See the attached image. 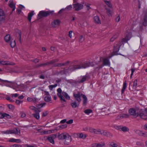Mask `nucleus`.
Masks as SVG:
<instances>
[{
    "instance_id": "1",
    "label": "nucleus",
    "mask_w": 147,
    "mask_h": 147,
    "mask_svg": "<svg viewBox=\"0 0 147 147\" xmlns=\"http://www.w3.org/2000/svg\"><path fill=\"white\" fill-rule=\"evenodd\" d=\"M91 65V63L88 62L82 65H71L69 67L68 69L70 71H72L76 69L83 68H85Z\"/></svg>"
},
{
    "instance_id": "2",
    "label": "nucleus",
    "mask_w": 147,
    "mask_h": 147,
    "mask_svg": "<svg viewBox=\"0 0 147 147\" xmlns=\"http://www.w3.org/2000/svg\"><path fill=\"white\" fill-rule=\"evenodd\" d=\"M128 40V39H127L125 37V38H123L121 41L115 42L114 46V50L115 51L118 52L119 50V48L124 43L127 42Z\"/></svg>"
},
{
    "instance_id": "3",
    "label": "nucleus",
    "mask_w": 147,
    "mask_h": 147,
    "mask_svg": "<svg viewBox=\"0 0 147 147\" xmlns=\"http://www.w3.org/2000/svg\"><path fill=\"white\" fill-rule=\"evenodd\" d=\"M140 109L138 108H131L129 110V114L135 117H139V112Z\"/></svg>"
},
{
    "instance_id": "4",
    "label": "nucleus",
    "mask_w": 147,
    "mask_h": 147,
    "mask_svg": "<svg viewBox=\"0 0 147 147\" xmlns=\"http://www.w3.org/2000/svg\"><path fill=\"white\" fill-rule=\"evenodd\" d=\"M3 133L5 134H14L17 135H20V130L17 128H14L12 129L3 131Z\"/></svg>"
},
{
    "instance_id": "5",
    "label": "nucleus",
    "mask_w": 147,
    "mask_h": 147,
    "mask_svg": "<svg viewBox=\"0 0 147 147\" xmlns=\"http://www.w3.org/2000/svg\"><path fill=\"white\" fill-rule=\"evenodd\" d=\"M138 114L139 116L141 118L147 120V109L140 110Z\"/></svg>"
},
{
    "instance_id": "6",
    "label": "nucleus",
    "mask_w": 147,
    "mask_h": 147,
    "mask_svg": "<svg viewBox=\"0 0 147 147\" xmlns=\"http://www.w3.org/2000/svg\"><path fill=\"white\" fill-rule=\"evenodd\" d=\"M53 13V11H40L38 14V16L40 18L43 17H46L50 15H52Z\"/></svg>"
},
{
    "instance_id": "7",
    "label": "nucleus",
    "mask_w": 147,
    "mask_h": 147,
    "mask_svg": "<svg viewBox=\"0 0 147 147\" xmlns=\"http://www.w3.org/2000/svg\"><path fill=\"white\" fill-rule=\"evenodd\" d=\"M82 94H81L80 92L78 91L77 92H74L73 96L75 99L79 103H80L81 101V97L82 96Z\"/></svg>"
},
{
    "instance_id": "8",
    "label": "nucleus",
    "mask_w": 147,
    "mask_h": 147,
    "mask_svg": "<svg viewBox=\"0 0 147 147\" xmlns=\"http://www.w3.org/2000/svg\"><path fill=\"white\" fill-rule=\"evenodd\" d=\"M57 92L58 93L57 95L60 98V100L62 103L63 102H66L65 97H64L62 95V90L60 88H59L57 89Z\"/></svg>"
},
{
    "instance_id": "9",
    "label": "nucleus",
    "mask_w": 147,
    "mask_h": 147,
    "mask_svg": "<svg viewBox=\"0 0 147 147\" xmlns=\"http://www.w3.org/2000/svg\"><path fill=\"white\" fill-rule=\"evenodd\" d=\"M74 8L76 11H78L83 9V5L81 3H76L73 4Z\"/></svg>"
},
{
    "instance_id": "10",
    "label": "nucleus",
    "mask_w": 147,
    "mask_h": 147,
    "mask_svg": "<svg viewBox=\"0 0 147 147\" xmlns=\"http://www.w3.org/2000/svg\"><path fill=\"white\" fill-rule=\"evenodd\" d=\"M90 78V75L88 74H86L85 75L82 77L81 80L79 81V82L83 83L86 80H88Z\"/></svg>"
},
{
    "instance_id": "11",
    "label": "nucleus",
    "mask_w": 147,
    "mask_h": 147,
    "mask_svg": "<svg viewBox=\"0 0 147 147\" xmlns=\"http://www.w3.org/2000/svg\"><path fill=\"white\" fill-rule=\"evenodd\" d=\"M69 135V134L67 133H62L58 135V138L60 140H65Z\"/></svg>"
},
{
    "instance_id": "12",
    "label": "nucleus",
    "mask_w": 147,
    "mask_h": 147,
    "mask_svg": "<svg viewBox=\"0 0 147 147\" xmlns=\"http://www.w3.org/2000/svg\"><path fill=\"white\" fill-rule=\"evenodd\" d=\"M71 141V137L69 135L65 139L64 142V143L66 145H68L70 143Z\"/></svg>"
},
{
    "instance_id": "13",
    "label": "nucleus",
    "mask_w": 147,
    "mask_h": 147,
    "mask_svg": "<svg viewBox=\"0 0 147 147\" xmlns=\"http://www.w3.org/2000/svg\"><path fill=\"white\" fill-rule=\"evenodd\" d=\"M5 14L3 10L0 9V21H3L5 18Z\"/></svg>"
},
{
    "instance_id": "14",
    "label": "nucleus",
    "mask_w": 147,
    "mask_h": 147,
    "mask_svg": "<svg viewBox=\"0 0 147 147\" xmlns=\"http://www.w3.org/2000/svg\"><path fill=\"white\" fill-rule=\"evenodd\" d=\"M105 8L107 10L106 12L107 15L109 17L112 16L114 14V11L113 10L107 8L105 7Z\"/></svg>"
},
{
    "instance_id": "15",
    "label": "nucleus",
    "mask_w": 147,
    "mask_h": 147,
    "mask_svg": "<svg viewBox=\"0 0 147 147\" xmlns=\"http://www.w3.org/2000/svg\"><path fill=\"white\" fill-rule=\"evenodd\" d=\"M0 65H12V63L9 61H2L0 59Z\"/></svg>"
},
{
    "instance_id": "16",
    "label": "nucleus",
    "mask_w": 147,
    "mask_h": 147,
    "mask_svg": "<svg viewBox=\"0 0 147 147\" xmlns=\"http://www.w3.org/2000/svg\"><path fill=\"white\" fill-rule=\"evenodd\" d=\"M9 5L11 8L13 9V11L15 10V4L14 3L13 0H9Z\"/></svg>"
},
{
    "instance_id": "17",
    "label": "nucleus",
    "mask_w": 147,
    "mask_h": 147,
    "mask_svg": "<svg viewBox=\"0 0 147 147\" xmlns=\"http://www.w3.org/2000/svg\"><path fill=\"white\" fill-rule=\"evenodd\" d=\"M60 24V22L58 20H54L51 23V25L53 27H55L59 25Z\"/></svg>"
},
{
    "instance_id": "18",
    "label": "nucleus",
    "mask_w": 147,
    "mask_h": 147,
    "mask_svg": "<svg viewBox=\"0 0 147 147\" xmlns=\"http://www.w3.org/2000/svg\"><path fill=\"white\" fill-rule=\"evenodd\" d=\"M103 64L104 65L110 66V63L107 58H105L103 60Z\"/></svg>"
},
{
    "instance_id": "19",
    "label": "nucleus",
    "mask_w": 147,
    "mask_h": 147,
    "mask_svg": "<svg viewBox=\"0 0 147 147\" xmlns=\"http://www.w3.org/2000/svg\"><path fill=\"white\" fill-rule=\"evenodd\" d=\"M10 142H15L20 143L21 142V140L20 139H15L13 138H11L9 140Z\"/></svg>"
},
{
    "instance_id": "20",
    "label": "nucleus",
    "mask_w": 147,
    "mask_h": 147,
    "mask_svg": "<svg viewBox=\"0 0 147 147\" xmlns=\"http://www.w3.org/2000/svg\"><path fill=\"white\" fill-rule=\"evenodd\" d=\"M80 103L76 102V101H74L71 103V105L73 108H76L78 107Z\"/></svg>"
},
{
    "instance_id": "21",
    "label": "nucleus",
    "mask_w": 147,
    "mask_h": 147,
    "mask_svg": "<svg viewBox=\"0 0 147 147\" xmlns=\"http://www.w3.org/2000/svg\"><path fill=\"white\" fill-rule=\"evenodd\" d=\"M82 97L83 98V104L84 105H86V104L87 102V98L86 96L85 95H84L83 94H82Z\"/></svg>"
},
{
    "instance_id": "22",
    "label": "nucleus",
    "mask_w": 147,
    "mask_h": 147,
    "mask_svg": "<svg viewBox=\"0 0 147 147\" xmlns=\"http://www.w3.org/2000/svg\"><path fill=\"white\" fill-rule=\"evenodd\" d=\"M4 38L5 42H9L11 40L10 35L9 34L7 35Z\"/></svg>"
},
{
    "instance_id": "23",
    "label": "nucleus",
    "mask_w": 147,
    "mask_h": 147,
    "mask_svg": "<svg viewBox=\"0 0 147 147\" xmlns=\"http://www.w3.org/2000/svg\"><path fill=\"white\" fill-rule=\"evenodd\" d=\"M55 62V61L54 60H53V61H52L49 62H47L46 63L41 64L40 65H39V66H40V67L43 66H45V65H48L49 64H53V63H54Z\"/></svg>"
},
{
    "instance_id": "24",
    "label": "nucleus",
    "mask_w": 147,
    "mask_h": 147,
    "mask_svg": "<svg viewBox=\"0 0 147 147\" xmlns=\"http://www.w3.org/2000/svg\"><path fill=\"white\" fill-rule=\"evenodd\" d=\"M94 20L95 22L98 24H100L101 22L100 20L99 17L98 16H96L94 18Z\"/></svg>"
},
{
    "instance_id": "25",
    "label": "nucleus",
    "mask_w": 147,
    "mask_h": 147,
    "mask_svg": "<svg viewBox=\"0 0 147 147\" xmlns=\"http://www.w3.org/2000/svg\"><path fill=\"white\" fill-rule=\"evenodd\" d=\"M62 94L64 96V97H65L67 99L69 100L70 99V97L66 92H62Z\"/></svg>"
},
{
    "instance_id": "26",
    "label": "nucleus",
    "mask_w": 147,
    "mask_h": 147,
    "mask_svg": "<svg viewBox=\"0 0 147 147\" xmlns=\"http://www.w3.org/2000/svg\"><path fill=\"white\" fill-rule=\"evenodd\" d=\"M109 145L112 147H117L118 146L117 143L114 142H111Z\"/></svg>"
},
{
    "instance_id": "27",
    "label": "nucleus",
    "mask_w": 147,
    "mask_h": 147,
    "mask_svg": "<svg viewBox=\"0 0 147 147\" xmlns=\"http://www.w3.org/2000/svg\"><path fill=\"white\" fill-rule=\"evenodd\" d=\"M120 130H121L124 132H125L128 131L129 130V129L126 126L122 127L121 126Z\"/></svg>"
},
{
    "instance_id": "28",
    "label": "nucleus",
    "mask_w": 147,
    "mask_h": 147,
    "mask_svg": "<svg viewBox=\"0 0 147 147\" xmlns=\"http://www.w3.org/2000/svg\"><path fill=\"white\" fill-rule=\"evenodd\" d=\"M118 117L120 119H122L124 118H127L129 117V115L127 114H123L119 115Z\"/></svg>"
},
{
    "instance_id": "29",
    "label": "nucleus",
    "mask_w": 147,
    "mask_h": 147,
    "mask_svg": "<svg viewBox=\"0 0 147 147\" xmlns=\"http://www.w3.org/2000/svg\"><path fill=\"white\" fill-rule=\"evenodd\" d=\"M104 1L108 7L111 8H112V5L110 1L104 0Z\"/></svg>"
},
{
    "instance_id": "30",
    "label": "nucleus",
    "mask_w": 147,
    "mask_h": 147,
    "mask_svg": "<svg viewBox=\"0 0 147 147\" xmlns=\"http://www.w3.org/2000/svg\"><path fill=\"white\" fill-rule=\"evenodd\" d=\"M36 113L32 114V115L37 120H38L40 119V114L39 113Z\"/></svg>"
},
{
    "instance_id": "31",
    "label": "nucleus",
    "mask_w": 147,
    "mask_h": 147,
    "mask_svg": "<svg viewBox=\"0 0 147 147\" xmlns=\"http://www.w3.org/2000/svg\"><path fill=\"white\" fill-rule=\"evenodd\" d=\"M87 136L86 134H84L82 133H79L78 136L79 138L83 139H85Z\"/></svg>"
},
{
    "instance_id": "32",
    "label": "nucleus",
    "mask_w": 147,
    "mask_h": 147,
    "mask_svg": "<svg viewBox=\"0 0 147 147\" xmlns=\"http://www.w3.org/2000/svg\"><path fill=\"white\" fill-rule=\"evenodd\" d=\"M34 15L33 13L30 12L28 13V19L29 21L31 22L32 17Z\"/></svg>"
},
{
    "instance_id": "33",
    "label": "nucleus",
    "mask_w": 147,
    "mask_h": 147,
    "mask_svg": "<svg viewBox=\"0 0 147 147\" xmlns=\"http://www.w3.org/2000/svg\"><path fill=\"white\" fill-rule=\"evenodd\" d=\"M127 84L125 82L123 83V87L121 90V93L123 94L127 87Z\"/></svg>"
},
{
    "instance_id": "34",
    "label": "nucleus",
    "mask_w": 147,
    "mask_h": 147,
    "mask_svg": "<svg viewBox=\"0 0 147 147\" xmlns=\"http://www.w3.org/2000/svg\"><path fill=\"white\" fill-rule=\"evenodd\" d=\"M94 133L97 134H101V130L99 129H94Z\"/></svg>"
},
{
    "instance_id": "35",
    "label": "nucleus",
    "mask_w": 147,
    "mask_h": 147,
    "mask_svg": "<svg viewBox=\"0 0 147 147\" xmlns=\"http://www.w3.org/2000/svg\"><path fill=\"white\" fill-rule=\"evenodd\" d=\"M44 100L46 102H49L51 101V97L50 95L47 96L45 97Z\"/></svg>"
},
{
    "instance_id": "36",
    "label": "nucleus",
    "mask_w": 147,
    "mask_h": 147,
    "mask_svg": "<svg viewBox=\"0 0 147 147\" xmlns=\"http://www.w3.org/2000/svg\"><path fill=\"white\" fill-rule=\"evenodd\" d=\"M136 133L141 136H143L144 134L142 131L139 130H136L135 131Z\"/></svg>"
},
{
    "instance_id": "37",
    "label": "nucleus",
    "mask_w": 147,
    "mask_h": 147,
    "mask_svg": "<svg viewBox=\"0 0 147 147\" xmlns=\"http://www.w3.org/2000/svg\"><path fill=\"white\" fill-rule=\"evenodd\" d=\"M24 147H37V146L35 144L31 145L26 144L24 145Z\"/></svg>"
},
{
    "instance_id": "38",
    "label": "nucleus",
    "mask_w": 147,
    "mask_h": 147,
    "mask_svg": "<svg viewBox=\"0 0 147 147\" xmlns=\"http://www.w3.org/2000/svg\"><path fill=\"white\" fill-rule=\"evenodd\" d=\"M9 43H10V45L11 47L13 48L15 47L16 46V43L15 40H14L12 42H11V40Z\"/></svg>"
},
{
    "instance_id": "39",
    "label": "nucleus",
    "mask_w": 147,
    "mask_h": 147,
    "mask_svg": "<svg viewBox=\"0 0 147 147\" xmlns=\"http://www.w3.org/2000/svg\"><path fill=\"white\" fill-rule=\"evenodd\" d=\"M131 37V34L130 32L129 33L127 34L125 38L127 39H128V40H129Z\"/></svg>"
},
{
    "instance_id": "40",
    "label": "nucleus",
    "mask_w": 147,
    "mask_h": 147,
    "mask_svg": "<svg viewBox=\"0 0 147 147\" xmlns=\"http://www.w3.org/2000/svg\"><path fill=\"white\" fill-rule=\"evenodd\" d=\"M47 139L49 140L51 143L53 144H54L55 143L54 140L51 137H50L49 136L47 138Z\"/></svg>"
},
{
    "instance_id": "41",
    "label": "nucleus",
    "mask_w": 147,
    "mask_h": 147,
    "mask_svg": "<svg viewBox=\"0 0 147 147\" xmlns=\"http://www.w3.org/2000/svg\"><path fill=\"white\" fill-rule=\"evenodd\" d=\"M92 112V111L90 109H87L84 111V112L87 114H88Z\"/></svg>"
},
{
    "instance_id": "42",
    "label": "nucleus",
    "mask_w": 147,
    "mask_h": 147,
    "mask_svg": "<svg viewBox=\"0 0 147 147\" xmlns=\"http://www.w3.org/2000/svg\"><path fill=\"white\" fill-rule=\"evenodd\" d=\"M118 36L117 35H114L111 39L110 40V41L111 42H113L115 39Z\"/></svg>"
},
{
    "instance_id": "43",
    "label": "nucleus",
    "mask_w": 147,
    "mask_h": 147,
    "mask_svg": "<svg viewBox=\"0 0 147 147\" xmlns=\"http://www.w3.org/2000/svg\"><path fill=\"white\" fill-rule=\"evenodd\" d=\"M29 108L35 112L37 111V108L33 106H31L29 107Z\"/></svg>"
},
{
    "instance_id": "44",
    "label": "nucleus",
    "mask_w": 147,
    "mask_h": 147,
    "mask_svg": "<svg viewBox=\"0 0 147 147\" xmlns=\"http://www.w3.org/2000/svg\"><path fill=\"white\" fill-rule=\"evenodd\" d=\"M57 86V84H55L54 85H49V89L51 90H52L54 88H55V87H56Z\"/></svg>"
},
{
    "instance_id": "45",
    "label": "nucleus",
    "mask_w": 147,
    "mask_h": 147,
    "mask_svg": "<svg viewBox=\"0 0 147 147\" xmlns=\"http://www.w3.org/2000/svg\"><path fill=\"white\" fill-rule=\"evenodd\" d=\"M46 104V103H41L37 105L36 106L38 107V108H40L44 106Z\"/></svg>"
},
{
    "instance_id": "46",
    "label": "nucleus",
    "mask_w": 147,
    "mask_h": 147,
    "mask_svg": "<svg viewBox=\"0 0 147 147\" xmlns=\"http://www.w3.org/2000/svg\"><path fill=\"white\" fill-rule=\"evenodd\" d=\"M11 147H22V146L20 144H15L11 145Z\"/></svg>"
},
{
    "instance_id": "47",
    "label": "nucleus",
    "mask_w": 147,
    "mask_h": 147,
    "mask_svg": "<svg viewBox=\"0 0 147 147\" xmlns=\"http://www.w3.org/2000/svg\"><path fill=\"white\" fill-rule=\"evenodd\" d=\"M72 6L71 5L67 6L65 9L66 10H69L71 9Z\"/></svg>"
},
{
    "instance_id": "48",
    "label": "nucleus",
    "mask_w": 147,
    "mask_h": 147,
    "mask_svg": "<svg viewBox=\"0 0 147 147\" xmlns=\"http://www.w3.org/2000/svg\"><path fill=\"white\" fill-rule=\"evenodd\" d=\"M72 34L74 35V33L72 31H70L69 32V36L70 38H71L72 36Z\"/></svg>"
},
{
    "instance_id": "49",
    "label": "nucleus",
    "mask_w": 147,
    "mask_h": 147,
    "mask_svg": "<svg viewBox=\"0 0 147 147\" xmlns=\"http://www.w3.org/2000/svg\"><path fill=\"white\" fill-rule=\"evenodd\" d=\"M48 113L47 111H45L42 113V117H45L47 115Z\"/></svg>"
},
{
    "instance_id": "50",
    "label": "nucleus",
    "mask_w": 147,
    "mask_h": 147,
    "mask_svg": "<svg viewBox=\"0 0 147 147\" xmlns=\"http://www.w3.org/2000/svg\"><path fill=\"white\" fill-rule=\"evenodd\" d=\"M108 132H107L106 131H103L102 132L101 131V134L103 135L107 136V133Z\"/></svg>"
},
{
    "instance_id": "51",
    "label": "nucleus",
    "mask_w": 147,
    "mask_h": 147,
    "mask_svg": "<svg viewBox=\"0 0 147 147\" xmlns=\"http://www.w3.org/2000/svg\"><path fill=\"white\" fill-rule=\"evenodd\" d=\"M94 129H95L90 127L89 131L91 133H94Z\"/></svg>"
},
{
    "instance_id": "52",
    "label": "nucleus",
    "mask_w": 147,
    "mask_h": 147,
    "mask_svg": "<svg viewBox=\"0 0 147 147\" xmlns=\"http://www.w3.org/2000/svg\"><path fill=\"white\" fill-rule=\"evenodd\" d=\"M22 101L20 100H16V103L18 105H19L20 103L22 102Z\"/></svg>"
},
{
    "instance_id": "53",
    "label": "nucleus",
    "mask_w": 147,
    "mask_h": 147,
    "mask_svg": "<svg viewBox=\"0 0 147 147\" xmlns=\"http://www.w3.org/2000/svg\"><path fill=\"white\" fill-rule=\"evenodd\" d=\"M84 40V38L82 36H81L79 38L80 42H82Z\"/></svg>"
},
{
    "instance_id": "54",
    "label": "nucleus",
    "mask_w": 147,
    "mask_h": 147,
    "mask_svg": "<svg viewBox=\"0 0 147 147\" xmlns=\"http://www.w3.org/2000/svg\"><path fill=\"white\" fill-rule=\"evenodd\" d=\"M121 126L115 125L114 127L116 129L120 130Z\"/></svg>"
},
{
    "instance_id": "55",
    "label": "nucleus",
    "mask_w": 147,
    "mask_h": 147,
    "mask_svg": "<svg viewBox=\"0 0 147 147\" xmlns=\"http://www.w3.org/2000/svg\"><path fill=\"white\" fill-rule=\"evenodd\" d=\"M137 80H134V84H133V86L134 87H136V86L137 85Z\"/></svg>"
},
{
    "instance_id": "56",
    "label": "nucleus",
    "mask_w": 147,
    "mask_h": 147,
    "mask_svg": "<svg viewBox=\"0 0 147 147\" xmlns=\"http://www.w3.org/2000/svg\"><path fill=\"white\" fill-rule=\"evenodd\" d=\"M8 107L10 109H11L13 110L14 109V107L12 105H8Z\"/></svg>"
},
{
    "instance_id": "57",
    "label": "nucleus",
    "mask_w": 147,
    "mask_h": 147,
    "mask_svg": "<svg viewBox=\"0 0 147 147\" xmlns=\"http://www.w3.org/2000/svg\"><path fill=\"white\" fill-rule=\"evenodd\" d=\"M73 119H70L66 122V123L67 124H71L73 123Z\"/></svg>"
},
{
    "instance_id": "58",
    "label": "nucleus",
    "mask_w": 147,
    "mask_h": 147,
    "mask_svg": "<svg viewBox=\"0 0 147 147\" xmlns=\"http://www.w3.org/2000/svg\"><path fill=\"white\" fill-rule=\"evenodd\" d=\"M107 136L108 137H112L113 136V134H112L108 132V133H107Z\"/></svg>"
},
{
    "instance_id": "59",
    "label": "nucleus",
    "mask_w": 147,
    "mask_h": 147,
    "mask_svg": "<svg viewBox=\"0 0 147 147\" xmlns=\"http://www.w3.org/2000/svg\"><path fill=\"white\" fill-rule=\"evenodd\" d=\"M6 99L7 100L9 101L10 102H13L14 101L13 100L11 99L10 97H7L6 98Z\"/></svg>"
},
{
    "instance_id": "60",
    "label": "nucleus",
    "mask_w": 147,
    "mask_h": 147,
    "mask_svg": "<svg viewBox=\"0 0 147 147\" xmlns=\"http://www.w3.org/2000/svg\"><path fill=\"white\" fill-rule=\"evenodd\" d=\"M18 95H19V94H11V95L12 96V97H17Z\"/></svg>"
},
{
    "instance_id": "61",
    "label": "nucleus",
    "mask_w": 147,
    "mask_h": 147,
    "mask_svg": "<svg viewBox=\"0 0 147 147\" xmlns=\"http://www.w3.org/2000/svg\"><path fill=\"white\" fill-rule=\"evenodd\" d=\"M90 127H86L83 128V130L85 131H89Z\"/></svg>"
},
{
    "instance_id": "62",
    "label": "nucleus",
    "mask_w": 147,
    "mask_h": 147,
    "mask_svg": "<svg viewBox=\"0 0 147 147\" xmlns=\"http://www.w3.org/2000/svg\"><path fill=\"white\" fill-rule=\"evenodd\" d=\"M104 144H101L99 143L97 144V147H103Z\"/></svg>"
},
{
    "instance_id": "63",
    "label": "nucleus",
    "mask_w": 147,
    "mask_h": 147,
    "mask_svg": "<svg viewBox=\"0 0 147 147\" xmlns=\"http://www.w3.org/2000/svg\"><path fill=\"white\" fill-rule=\"evenodd\" d=\"M4 113H0V118H3L4 117Z\"/></svg>"
},
{
    "instance_id": "64",
    "label": "nucleus",
    "mask_w": 147,
    "mask_h": 147,
    "mask_svg": "<svg viewBox=\"0 0 147 147\" xmlns=\"http://www.w3.org/2000/svg\"><path fill=\"white\" fill-rule=\"evenodd\" d=\"M120 20V17L119 16H118L116 18V22H118Z\"/></svg>"
}]
</instances>
